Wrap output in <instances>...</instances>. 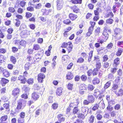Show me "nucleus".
Masks as SVG:
<instances>
[{
	"label": "nucleus",
	"mask_w": 123,
	"mask_h": 123,
	"mask_svg": "<svg viewBox=\"0 0 123 123\" xmlns=\"http://www.w3.org/2000/svg\"><path fill=\"white\" fill-rule=\"evenodd\" d=\"M18 104L16 111L17 112L19 111V110L23 108L25 106L26 103V101L22 99H20L18 101Z\"/></svg>",
	"instance_id": "nucleus-1"
},
{
	"label": "nucleus",
	"mask_w": 123,
	"mask_h": 123,
	"mask_svg": "<svg viewBox=\"0 0 123 123\" xmlns=\"http://www.w3.org/2000/svg\"><path fill=\"white\" fill-rule=\"evenodd\" d=\"M57 8L58 10H61L62 7L64 2L62 0H57L56 1Z\"/></svg>",
	"instance_id": "nucleus-2"
},
{
	"label": "nucleus",
	"mask_w": 123,
	"mask_h": 123,
	"mask_svg": "<svg viewBox=\"0 0 123 123\" xmlns=\"http://www.w3.org/2000/svg\"><path fill=\"white\" fill-rule=\"evenodd\" d=\"M45 76L44 74L43 73L39 74L38 75V82L40 83H42L43 79L45 78Z\"/></svg>",
	"instance_id": "nucleus-3"
},
{
	"label": "nucleus",
	"mask_w": 123,
	"mask_h": 123,
	"mask_svg": "<svg viewBox=\"0 0 123 123\" xmlns=\"http://www.w3.org/2000/svg\"><path fill=\"white\" fill-rule=\"evenodd\" d=\"M19 92V89L17 88L14 89L12 91V94L14 96L17 97Z\"/></svg>",
	"instance_id": "nucleus-4"
},
{
	"label": "nucleus",
	"mask_w": 123,
	"mask_h": 123,
	"mask_svg": "<svg viewBox=\"0 0 123 123\" xmlns=\"http://www.w3.org/2000/svg\"><path fill=\"white\" fill-rule=\"evenodd\" d=\"M39 96V93L35 92H34L32 94V98L35 100L38 98Z\"/></svg>",
	"instance_id": "nucleus-5"
},
{
	"label": "nucleus",
	"mask_w": 123,
	"mask_h": 123,
	"mask_svg": "<svg viewBox=\"0 0 123 123\" xmlns=\"http://www.w3.org/2000/svg\"><path fill=\"white\" fill-rule=\"evenodd\" d=\"M18 78V80L21 81V83L23 84L25 83L26 80L23 76H19Z\"/></svg>",
	"instance_id": "nucleus-6"
},
{
	"label": "nucleus",
	"mask_w": 123,
	"mask_h": 123,
	"mask_svg": "<svg viewBox=\"0 0 123 123\" xmlns=\"http://www.w3.org/2000/svg\"><path fill=\"white\" fill-rule=\"evenodd\" d=\"M98 106L101 109H104L105 106V105L104 103V101L103 100H101L99 103L98 104Z\"/></svg>",
	"instance_id": "nucleus-7"
},
{
	"label": "nucleus",
	"mask_w": 123,
	"mask_h": 123,
	"mask_svg": "<svg viewBox=\"0 0 123 123\" xmlns=\"http://www.w3.org/2000/svg\"><path fill=\"white\" fill-rule=\"evenodd\" d=\"M87 99L90 103H92L94 101V98L92 95H89L87 97Z\"/></svg>",
	"instance_id": "nucleus-8"
},
{
	"label": "nucleus",
	"mask_w": 123,
	"mask_h": 123,
	"mask_svg": "<svg viewBox=\"0 0 123 123\" xmlns=\"http://www.w3.org/2000/svg\"><path fill=\"white\" fill-rule=\"evenodd\" d=\"M88 110V108L87 107L83 106L82 107L81 111L82 112L84 113V116L86 115L87 113Z\"/></svg>",
	"instance_id": "nucleus-9"
},
{
	"label": "nucleus",
	"mask_w": 123,
	"mask_h": 123,
	"mask_svg": "<svg viewBox=\"0 0 123 123\" xmlns=\"http://www.w3.org/2000/svg\"><path fill=\"white\" fill-rule=\"evenodd\" d=\"M119 60V58L118 57L114 60L113 64L114 67H117V66L119 64L120 62Z\"/></svg>",
	"instance_id": "nucleus-10"
},
{
	"label": "nucleus",
	"mask_w": 123,
	"mask_h": 123,
	"mask_svg": "<svg viewBox=\"0 0 123 123\" xmlns=\"http://www.w3.org/2000/svg\"><path fill=\"white\" fill-rule=\"evenodd\" d=\"M9 81L8 80L4 78H3L2 79L1 81V84L3 86H5V85L8 83Z\"/></svg>",
	"instance_id": "nucleus-11"
},
{
	"label": "nucleus",
	"mask_w": 123,
	"mask_h": 123,
	"mask_svg": "<svg viewBox=\"0 0 123 123\" xmlns=\"http://www.w3.org/2000/svg\"><path fill=\"white\" fill-rule=\"evenodd\" d=\"M57 117L58 118L59 121L60 122L62 121H64L65 120V118L63 117V115L61 114L58 115L57 116Z\"/></svg>",
	"instance_id": "nucleus-12"
},
{
	"label": "nucleus",
	"mask_w": 123,
	"mask_h": 123,
	"mask_svg": "<svg viewBox=\"0 0 123 123\" xmlns=\"http://www.w3.org/2000/svg\"><path fill=\"white\" fill-rule=\"evenodd\" d=\"M73 77V76L71 72H68L67 75V79L69 80H71Z\"/></svg>",
	"instance_id": "nucleus-13"
},
{
	"label": "nucleus",
	"mask_w": 123,
	"mask_h": 123,
	"mask_svg": "<svg viewBox=\"0 0 123 123\" xmlns=\"http://www.w3.org/2000/svg\"><path fill=\"white\" fill-rule=\"evenodd\" d=\"M82 1V0H71L70 2L74 4H81V3Z\"/></svg>",
	"instance_id": "nucleus-14"
},
{
	"label": "nucleus",
	"mask_w": 123,
	"mask_h": 123,
	"mask_svg": "<svg viewBox=\"0 0 123 123\" xmlns=\"http://www.w3.org/2000/svg\"><path fill=\"white\" fill-rule=\"evenodd\" d=\"M71 8L74 12L77 13L78 12L79 9L75 5L71 7Z\"/></svg>",
	"instance_id": "nucleus-15"
},
{
	"label": "nucleus",
	"mask_w": 123,
	"mask_h": 123,
	"mask_svg": "<svg viewBox=\"0 0 123 123\" xmlns=\"http://www.w3.org/2000/svg\"><path fill=\"white\" fill-rule=\"evenodd\" d=\"M77 101L75 100V102H71L69 105V107H75V106L79 104V103L77 102Z\"/></svg>",
	"instance_id": "nucleus-16"
},
{
	"label": "nucleus",
	"mask_w": 123,
	"mask_h": 123,
	"mask_svg": "<svg viewBox=\"0 0 123 123\" xmlns=\"http://www.w3.org/2000/svg\"><path fill=\"white\" fill-rule=\"evenodd\" d=\"M62 88H58L56 92L57 94L59 96L61 95L62 93Z\"/></svg>",
	"instance_id": "nucleus-17"
},
{
	"label": "nucleus",
	"mask_w": 123,
	"mask_h": 123,
	"mask_svg": "<svg viewBox=\"0 0 123 123\" xmlns=\"http://www.w3.org/2000/svg\"><path fill=\"white\" fill-rule=\"evenodd\" d=\"M69 17L71 20H74L75 19L77 18V16L76 15L71 13L69 15Z\"/></svg>",
	"instance_id": "nucleus-18"
},
{
	"label": "nucleus",
	"mask_w": 123,
	"mask_h": 123,
	"mask_svg": "<svg viewBox=\"0 0 123 123\" xmlns=\"http://www.w3.org/2000/svg\"><path fill=\"white\" fill-rule=\"evenodd\" d=\"M113 43L111 42H110L107 45L106 48L107 50H109L113 48Z\"/></svg>",
	"instance_id": "nucleus-19"
},
{
	"label": "nucleus",
	"mask_w": 123,
	"mask_h": 123,
	"mask_svg": "<svg viewBox=\"0 0 123 123\" xmlns=\"http://www.w3.org/2000/svg\"><path fill=\"white\" fill-rule=\"evenodd\" d=\"M3 75L6 77H8L10 75V73L8 71L6 70H4L3 71Z\"/></svg>",
	"instance_id": "nucleus-20"
},
{
	"label": "nucleus",
	"mask_w": 123,
	"mask_h": 123,
	"mask_svg": "<svg viewBox=\"0 0 123 123\" xmlns=\"http://www.w3.org/2000/svg\"><path fill=\"white\" fill-rule=\"evenodd\" d=\"M115 93L117 96H122L123 95V90L122 89H120L118 92H116Z\"/></svg>",
	"instance_id": "nucleus-21"
},
{
	"label": "nucleus",
	"mask_w": 123,
	"mask_h": 123,
	"mask_svg": "<svg viewBox=\"0 0 123 123\" xmlns=\"http://www.w3.org/2000/svg\"><path fill=\"white\" fill-rule=\"evenodd\" d=\"M123 49L122 48H120L117 51L116 55L118 56H120L121 55L123 51Z\"/></svg>",
	"instance_id": "nucleus-22"
},
{
	"label": "nucleus",
	"mask_w": 123,
	"mask_h": 123,
	"mask_svg": "<svg viewBox=\"0 0 123 123\" xmlns=\"http://www.w3.org/2000/svg\"><path fill=\"white\" fill-rule=\"evenodd\" d=\"M79 111V110L78 107H77L75 106L74 107L73 109V113L74 114H78Z\"/></svg>",
	"instance_id": "nucleus-23"
},
{
	"label": "nucleus",
	"mask_w": 123,
	"mask_h": 123,
	"mask_svg": "<svg viewBox=\"0 0 123 123\" xmlns=\"http://www.w3.org/2000/svg\"><path fill=\"white\" fill-rule=\"evenodd\" d=\"M99 82L100 81L99 79L97 78L94 79L92 81L93 83L94 84H98Z\"/></svg>",
	"instance_id": "nucleus-24"
},
{
	"label": "nucleus",
	"mask_w": 123,
	"mask_h": 123,
	"mask_svg": "<svg viewBox=\"0 0 123 123\" xmlns=\"http://www.w3.org/2000/svg\"><path fill=\"white\" fill-rule=\"evenodd\" d=\"M100 27H98L95 30V35L96 36H99V33L100 32Z\"/></svg>",
	"instance_id": "nucleus-25"
},
{
	"label": "nucleus",
	"mask_w": 123,
	"mask_h": 123,
	"mask_svg": "<svg viewBox=\"0 0 123 123\" xmlns=\"http://www.w3.org/2000/svg\"><path fill=\"white\" fill-rule=\"evenodd\" d=\"M93 51H91L89 53V56L88 58V62H90L91 61V58L92 56V53Z\"/></svg>",
	"instance_id": "nucleus-26"
},
{
	"label": "nucleus",
	"mask_w": 123,
	"mask_h": 123,
	"mask_svg": "<svg viewBox=\"0 0 123 123\" xmlns=\"http://www.w3.org/2000/svg\"><path fill=\"white\" fill-rule=\"evenodd\" d=\"M111 82L110 81L107 82L105 85L104 88L105 89H106L108 88L111 85Z\"/></svg>",
	"instance_id": "nucleus-27"
},
{
	"label": "nucleus",
	"mask_w": 123,
	"mask_h": 123,
	"mask_svg": "<svg viewBox=\"0 0 123 123\" xmlns=\"http://www.w3.org/2000/svg\"><path fill=\"white\" fill-rule=\"evenodd\" d=\"M103 34L105 37V40H106L108 38L109 34L107 32L105 31L103 32Z\"/></svg>",
	"instance_id": "nucleus-28"
},
{
	"label": "nucleus",
	"mask_w": 123,
	"mask_h": 123,
	"mask_svg": "<svg viewBox=\"0 0 123 123\" xmlns=\"http://www.w3.org/2000/svg\"><path fill=\"white\" fill-rule=\"evenodd\" d=\"M42 12L44 15H47L49 14V11L45 9H43L42 10Z\"/></svg>",
	"instance_id": "nucleus-29"
},
{
	"label": "nucleus",
	"mask_w": 123,
	"mask_h": 123,
	"mask_svg": "<svg viewBox=\"0 0 123 123\" xmlns=\"http://www.w3.org/2000/svg\"><path fill=\"white\" fill-rule=\"evenodd\" d=\"M6 59V57L3 55H0V65L2 62H4V60Z\"/></svg>",
	"instance_id": "nucleus-30"
},
{
	"label": "nucleus",
	"mask_w": 123,
	"mask_h": 123,
	"mask_svg": "<svg viewBox=\"0 0 123 123\" xmlns=\"http://www.w3.org/2000/svg\"><path fill=\"white\" fill-rule=\"evenodd\" d=\"M10 61L14 64H15L16 62V58L13 56L10 57Z\"/></svg>",
	"instance_id": "nucleus-31"
},
{
	"label": "nucleus",
	"mask_w": 123,
	"mask_h": 123,
	"mask_svg": "<svg viewBox=\"0 0 123 123\" xmlns=\"http://www.w3.org/2000/svg\"><path fill=\"white\" fill-rule=\"evenodd\" d=\"M84 61L83 58L82 57H80L78 58L77 61V62L80 63H83Z\"/></svg>",
	"instance_id": "nucleus-32"
},
{
	"label": "nucleus",
	"mask_w": 123,
	"mask_h": 123,
	"mask_svg": "<svg viewBox=\"0 0 123 123\" xmlns=\"http://www.w3.org/2000/svg\"><path fill=\"white\" fill-rule=\"evenodd\" d=\"M98 69L96 68H95L93 71H92V74L93 76L97 75L98 73Z\"/></svg>",
	"instance_id": "nucleus-33"
},
{
	"label": "nucleus",
	"mask_w": 123,
	"mask_h": 123,
	"mask_svg": "<svg viewBox=\"0 0 123 123\" xmlns=\"http://www.w3.org/2000/svg\"><path fill=\"white\" fill-rule=\"evenodd\" d=\"M121 31V30L119 28H116L114 30V32L116 35L118 34Z\"/></svg>",
	"instance_id": "nucleus-34"
},
{
	"label": "nucleus",
	"mask_w": 123,
	"mask_h": 123,
	"mask_svg": "<svg viewBox=\"0 0 123 123\" xmlns=\"http://www.w3.org/2000/svg\"><path fill=\"white\" fill-rule=\"evenodd\" d=\"M80 89L81 91H85L86 89V88L85 87V85H81L80 87Z\"/></svg>",
	"instance_id": "nucleus-35"
},
{
	"label": "nucleus",
	"mask_w": 123,
	"mask_h": 123,
	"mask_svg": "<svg viewBox=\"0 0 123 123\" xmlns=\"http://www.w3.org/2000/svg\"><path fill=\"white\" fill-rule=\"evenodd\" d=\"M100 9L99 8H97L96 10L94 11V13L95 15L98 16L99 14V11Z\"/></svg>",
	"instance_id": "nucleus-36"
},
{
	"label": "nucleus",
	"mask_w": 123,
	"mask_h": 123,
	"mask_svg": "<svg viewBox=\"0 0 123 123\" xmlns=\"http://www.w3.org/2000/svg\"><path fill=\"white\" fill-rule=\"evenodd\" d=\"M100 94V92L98 89L95 90L94 93V95L95 96H97Z\"/></svg>",
	"instance_id": "nucleus-37"
},
{
	"label": "nucleus",
	"mask_w": 123,
	"mask_h": 123,
	"mask_svg": "<svg viewBox=\"0 0 123 123\" xmlns=\"http://www.w3.org/2000/svg\"><path fill=\"white\" fill-rule=\"evenodd\" d=\"M17 121L18 123H25V120L19 117Z\"/></svg>",
	"instance_id": "nucleus-38"
},
{
	"label": "nucleus",
	"mask_w": 123,
	"mask_h": 123,
	"mask_svg": "<svg viewBox=\"0 0 123 123\" xmlns=\"http://www.w3.org/2000/svg\"><path fill=\"white\" fill-rule=\"evenodd\" d=\"M81 79L82 81H86L87 79V77L85 75H82L81 77Z\"/></svg>",
	"instance_id": "nucleus-39"
},
{
	"label": "nucleus",
	"mask_w": 123,
	"mask_h": 123,
	"mask_svg": "<svg viewBox=\"0 0 123 123\" xmlns=\"http://www.w3.org/2000/svg\"><path fill=\"white\" fill-rule=\"evenodd\" d=\"M106 22L107 23L111 24L113 22V20L111 18H109L106 20Z\"/></svg>",
	"instance_id": "nucleus-40"
},
{
	"label": "nucleus",
	"mask_w": 123,
	"mask_h": 123,
	"mask_svg": "<svg viewBox=\"0 0 123 123\" xmlns=\"http://www.w3.org/2000/svg\"><path fill=\"white\" fill-rule=\"evenodd\" d=\"M33 49L35 50H38L40 48L39 45L37 44H34L33 46Z\"/></svg>",
	"instance_id": "nucleus-41"
},
{
	"label": "nucleus",
	"mask_w": 123,
	"mask_h": 123,
	"mask_svg": "<svg viewBox=\"0 0 123 123\" xmlns=\"http://www.w3.org/2000/svg\"><path fill=\"white\" fill-rule=\"evenodd\" d=\"M81 38L80 37H77L75 40L74 43L77 44L79 43L80 42L81 39Z\"/></svg>",
	"instance_id": "nucleus-42"
},
{
	"label": "nucleus",
	"mask_w": 123,
	"mask_h": 123,
	"mask_svg": "<svg viewBox=\"0 0 123 123\" xmlns=\"http://www.w3.org/2000/svg\"><path fill=\"white\" fill-rule=\"evenodd\" d=\"M52 107L54 109H55L58 107V104L57 103H55L52 105Z\"/></svg>",
	"instance_id": "nucleus-43"
},
{
	"label": "nucleus",
	"mask_w": 123,
	"mask_h": 123,
	"mask_svg": "<svg viewBox=\"0 0 123 123\" xmlns=\"http://www.w3.org/2000/svg\"><path fill=\"white\" fill-rule=\"evenodd\" d=\"M118 86L116 84H114L113 85L112 87V90H116L118 89Z\"/></svg>",
	"instance_id": "nucleus-44"
},
{
	"label": "nucleus",
	"mask_w": 123,
	"mask_h": 123,
	"mask_svg": "<svg viewBox=\"0 0 123 123\" xmlns=\"http://www.w3.org/2000/svg\"><path fill=\"white\" fill-rule=\"evenodd\" d=\"M20 45H21L23 46H25L26 43V42L25 41L23 40H22L21 41H20Z\"/></svg>",
	"instance_id": "nucleus-45"
},
{
	"label": "nucleus",
	"mask_w": 123,
	"mask_h": 123,
	"mask_svg": "<svg viewBox=\"0 0 123 123\" xmlns=\"http://www.w3.org/2000/svg\"><path fill=\"white\" fill-rule=\"evenodd\" d=\"M30 66V64L29 63L26 64L25 66V69L26 70H28L29 69V67Z\"/></svg>",
	"instance_id": "nucleus-46"
},
{
	"label": "nucleus",
	"mask_w": 123,
	"mask_h": 123,
	"mask_svg": "<svg viewBox=\"0 0 123 123\" xmlns=\"http://www.w3.org/2000/svg\"><path fill=\"white\" fill-rule=\"evenodd\" d=\"M94 117L93 116H91L89 120V122L90 123H92L94 120Z\"/></svg>",
	"instance_id": "nucleus-47"
},
{
	"label": "nucleus",
	"mask_w": 123,
	"mask_h": 123,
	"mask_svg": "<svg viewBox=\"0 0 123 123\" xmlns=\"http://www.w3.org/2000/svg\"><path fill=\"white\" fill-rule=\"evenodd\" d=\"M108 59V56L107 55H105L103 57V61L104 62H105L107 61Z\"/></svg>",
	"instance_id": "nucleus-48"
},
{
	"label": "nucleus",
	"mask_w": 123,
	"mask_h": 123,
	"mask_svg": "<svg viewBox=\"0 0 123 123\" xmlns=\"http://www.w3.org/2000/svg\"><path fill=\"white\" fill-rule=\"evenodd\" d=\"M41 6L42 5L41 3H39L36 5L34 7L36 9H39L41 8Z\"/></svg>",
	"instance_id": "nucleus-49"
},
{
	"label": "nucleus",
	"mask_w": 123,
	"mask_h": 123,
	"mask_svg": "<svg viewBox=\"0 0 123 123\" xmlns=\"http://www.w3.org/2000/svg\"><path fill=\"white\" fill-rule=\"evenodd\" d=\"M27 82L29 84H32L33 83V80L31 78L29 79L28 80Z\"/></svg>",
	"instance_id": "nucleus-50"
},
{
	"label": "nucleus",
	"mask_w": 123,
	"mask_h": 123,
	"mask_svg": "<svg viewBox=\"0 0 123 123\" xmlns=\"http://www.w3.org/2000/svg\"><path fill=\"white\" fill-rule=\"evenodd\" d=\"M104 29L105 30L108 32H110L111 31V30L110 29H109V26H107V24H106V26L104 27Z\"/></svg>",
	"instance_id": "nucleus-51"
},
{
	"label": "nucleus",
	"mask_w": 123,
	"mask_h": 123,
	"mask_svg": "<svg viewBox=\"0 0 123 123\" xmlns=\"http://www.w3.org/2000/svg\"><path fill=\"white\" fill-rule=\"evenodd\" d=\"M94 87L92 85L89 84L88 85V90L91 91L93 90Z\"/></svg>",
	"instance_id": "nucleus-52"
},
{
	"label": "nucleus",
	"mask_w": 123,
	"mask_h": 123,
	"mask_svg": "<svg viewBox=\"0 0 123 123\" xmlns=\"http://www.w3.org/2000/svg\"><path fill=\"white\" fill-rule=\"evenodd\" d=\"M19 116H20V117H19V118H22L24 119L25 117V113L24 112H22L20 113Z\"/></svg>",
	"instance_id": "nucleus-53"
},
{
	"label": "nucleus",
	"mask_w": 123,
	"mask_h": 123,
	"mask_svg": "<svg viewBox=\"0 0 123 123\" xmlns=\"http://www.w3.org/2000/svg\"><path fill=\"white\" fill-rule=\"evenodd\" d=\"M7 118V116H2L0 120L1 121H5L6 120Z\"/></svg>",
	"instance_id": "nucleus-54"
},
{
	"label": "nucleus",
	"mask_w": 123,
	"mask_h": 123,
	"mask_svg": "<svg viewBox=\"0 0 123 123\" xmlns=\"http://www.w3.org/2000/svg\"><path fill=\"white\" fill-rule=\"evenodd\" d=\"M117 45L120 47H123L121 46L122 45H123V41H118L117 43Z\"/></svg>",
	"instance_id": "nucleus-55"
},
{
	"label": "nucleus",
	"mask_w": 123,
	"mask_h": 123,
	"mask_svg": "<svg viewBox=\"0 0 123 123\" xmlns=\"http://www.w3.org/2000/svg\"><path fill=\"white\" fill-rule=\"evenodd\" d=\"M71 21L69 19H67L63 21V23H64L66 24H68Z\"/></svg>",
	"instance_id": "nucleus-56"
},
{
	"label": "nucleus",
	"mask_w": 123,
	"mask_h": 123,
	"mask_svg": "<svg viewBox=\"0 0 123 123\" xmlns=\"http://www.w3.org/2000/svg\"><path fill=\"white\" fill-rule=\"evenodd\" d=\"M26 4V2L24 1H22L20 2V4L21 6L22 7H24Z\"/></svg>",
	"instance_id": "nucleus-57"
},
{
	"label": "nucleus",
	"mask_w": 123,
	"mask_h": 123,
	"mask_svg": "<svg viewBox=\"0 0 123 123\" xmlns=\"http://www.w3.org/2000/svg\"><path fill=\"white\" fill-rule=\"evenodd\" d=\"M32 14L30 13L29 12H27L26 13V17L27 18H30Z\"/></svg>",
	"instance_id": "nucleus-58"
},
{
	"label": "nucleus",
	"mask_w": 123,
	"mask_h": 123,
	"mask_svg": "<svg viewBox=\"0 0 123 123\" xmlns=\"http://www.w3.org/2000/svg\"><path fill=\"white\" fill-rule=\"evenodd\" d=\"M98 105L97 104H96L92 108V110L93 111H95L98 108Z\"/></svg>",
	"instance_id": "nucleus-59"
},
{
	"label": "nucleus",
	"mask_w": 123,
	"mask_h": 123,
	"mask_svg": "<svg viewBox=\"0 0 123 123\" xmlns=\"http://www.w3.org/2000/svg\"><path fill=\"white\" fill-rule=\"evenodd\" d=\"M27 10L30 11H33L34 10L33 8L31 6H30L27 8Z\"/></svg>",
	"instance_id": "nucleus-60"
},
{
	"label": "nucleus",
	"mask_w": 123,
	"mask_h": 123,
	"mask_svg": "<svg viewBox=\"0 0 123 123\" xmlns=\"http://www.w3.org/2000/svg\"><path fill=\"white\" fill-rule=\"evenodd\" d=\"M72 86L73 85L71 83L69 84L68 86V89L69 90H72Z\"/></svg>",
	"instance_id": "nucleus-61"
},
{
	"label": "nucleus",
	"mask_w": 123,
	"mask_h": 123,
	"mask_svg": "<svg viewBox=\"0 0 123 123\" xmlns=\"http://www.w3.org/2000/svg\"><path fill=\"white\" fill-rule=\"evenodd\" d=\"M106 40H104L102 39H100L99 40H98L97 42L99 43H100L102 44L104 42L106 41Z\"/></svg>",
	"instance_id": "nucleus-62"
},
{
	"label": "nucleus",
	"mask_w": 123,
	"mask_h": 123,
	"mask_svg": "<svg viewBox=\"0 0 123 123\" xmlns=\"http://www.w3.org/2000/svg\"><path fill=\"white\" fill-rule=\"evenodd\" d=\"M90 102L88 100V101L87 100H84L83 102V104L85 105H88Z\"/></svg>",
	"instance_id": "nucleus-63"
},
{
	"label": "nucleus",
	"mask_w": 123,
	"mask_h": 123,
	"mask_svg": "<svg viewBox=\"0 0 123 123\" xmlns=\"http://www.w3.org/2000/svg\"><path fill=\"white\" fill-rule=\"evenodd\" d=\"M9 11L10 12L14 13L15 12V10L14 8L12 7H9Z\"/></svg>",
	"instance_id": "nucleus-64"
}]
</instances>
